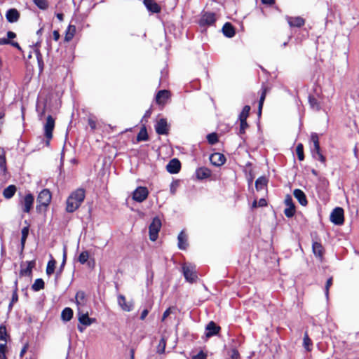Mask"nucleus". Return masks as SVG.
Here are the masks:
<instances>
[{
	"label": "nucleus",
	"instance_id": "54",
	"mask_svg": "<svg viewBox=\"0 0 359 359\" xmlns=\"http://www.w3.org/2000/svg\"><path fill=\"white\" fill-rule=\"evenodd\" d=\"M207 355L203 351H200L196 355L192 356V359H206Z\"/></svg>",
	"mask_w": 359,
	"mask_h": 359
},
{
	"label": "nucleus",
	"instance_id": "13",
	"mask_svg": "<svg viewBox=\"0 0 359 359\" xmlns=\"http://www.w3.org/2000/svg\"><path fill=\"white\" fill-rule=\"evenodd\" d=\"M155 130L158 135H167L168 133L169 127L166 119L161 118L155 125Z\"/></svg>",
	"mask_w": 359,
	"mask_h": 359
},
{
	"label": "nucleus",
	"instance_id": "58",
	"mask_svg": "<svg viewBox=\"0 0 359 359\" xmlns=\"http://www.w3.org/2000/svg\"><path fill=\"white\" fill-rule=\"evenodd\" d=\"M60 37V33L57 30H54L53 32V39L57 41L59 40Z\"/></svg>",
	"mask_w": 359,
	"mask_h": 359
},
{
	"label": "nucleus",
	"instance_id": "36",
	"mask_svg": "<svg viewBox=\"0 0 359 359\" xmlns=\"http://www.w3.org/2000/svg\"><path fill=\"white\" fill-rule=\"evenodd\" d=\"M66 260H67V250H66V248H65L64 251H63L62 262L61 265L60 266V269L58 271H57L56 276H55V282L56 283L57 282V280L63 271L64 266L66 264Z\"/></svg>",
	"mask_w": 359,
	"mask_h": 359
},
{
	"label": "nucleus",
	"instance_id": "64",
	"mask_svg": "<svg viewBox=\"0 0 359 359\" xmlns=\"http://www.w3.org/2000/svg\"><path fill=\"white\" fill-rule=\"evenodd\" d=\"M37 59H38V62H39V65L41 68H42L43 67V61H42V59H41V55L40 53H38L37 54Z\"/></svg>",
	"mask_w": 359,
	"mask_h": 359
},
{
	"label": "nucleus",
	"instance_id": "16",
	"mask_svg": "<svg viewBox=\"0 0 359 359\" xmlns=\"http://www.w3.org/2000/svg\"><path fill=\"white\" fill-rule=\"evenodd\" d=\"M210 161L215 166H221L226 162V158L221 153H214L210 155Z\"/></svg>",
	"mask_w": 359,
	"mask_h": 359
},
{
	"label": "nucleus",
	"instance_id": "26",
	"mask_svg": "<svg viewBox=\"0 0 359 359\" xmlns=\"http://www.w3.org/2000/svg\"><path fill=\"white\" fill-rule=\"evenodd\" d=\"M76 304L78 306V309L83 306H85L86 300V294L85 292L83 291H79L77 292L76 294Z\"/></svg>",
	"mask_w": 359,
	"mask_h": 359
},
{
	"label": "nucleus",
	"instance_id": "53",
	"mask_svg": "<svg viewBox=\"0 0 359 359\" xmlns=\"http://www.w3.org/2000/svg\"><path fill=\"white\" fill-rule=\"evenodd\" d=\"M229 355L231 359H238L240 358V354L236 348L231 349Z\"/></svg>",
	"mask_w": 359,
	"mask_h": 359
},
{
	"label": "nucleus",
	"instance_id": "30",
	"mask_svg": "<svg viewBox=\"0 0 359 359\" xmlns=\"http://www.w3.org/2000/svg\"><path fill=\"white\" fill-rule=\"evenodd\" d=\"M16 191V187L14 185H9L8 187H6L3 192V195L6 198H12L15 193Z\"/></svg>",
	"mask_w": 359,
	"mask_h": 359
},
{
	"label": "nucleus",
	"instance_id": "42",
	"mask_svg": "<svg viewBox=\"0 0 359 359\" xmlns=\"http://www.w3.org/2000/svg\"><path fill=\"white\" fill-rule=\"evenodd\" d=\"M296 153L299 161H303L304 159V147L302 144L299 143L297 144L296 147Z\"/></svg>",
	"mask_w": 359,
	"mask_h": 359
},
{
	"label": "nucleus",
	"instance_id": "23",
	"mask_svg": "<svg viewBox=\"0 0 359 359\" xmlns=\"http://www.w3.org/2000/svg\"><path fill=\"white\" fill-rule=\"evenodd\" d=\"M224 35L228 38L234 36L236 32L233 26L230 22H226L222 27Z\"/></svg>",
	"mask_w": 359,
	"mask_h": 359
},
{
	"label": "nucleus",
	"instance_id": "14",
	"mask_svg": "<svg viewBox=\"0 0 359 359\" xmlns=\"http://www.w3.org/2000/svg\"><path fill=\"white\" fill-rule=\"evenodd\" d=\"M181 168V163L177 158H172L166 165V170L171 174L178 173Z\"/></svg>",
	"mask_w": 359,
	"mask_h": 359
},
{
	"label": "nucleus",
	"instance_id": "55",
	"mask_svg": "<svg viewBox=\"0 0 359 359\" xmlns=\"http://www.w3.org/2000/svg\"><path fill=\"white\" fill-rule=\"evenodd\" d=\"M264 99H265V93H263L260 97L259 102V114H261V111H262Z\"/></svg>",
	"mask_w": 359,
	"mask_h": 359
},
{
	"label": "nucleus",
	"instance_id": "19",
	"mask_svg": "<svg viewBox=\"0 0 359 359\" xmlns=\"http://www.w3.org/2000/svg\"><path fill=\"white\" fill-rule=\"evenodd\" d=\"M293 195L302 205L306 206L307 205L308 201L303 191L296 189L293 191Z\"/></svg>",
	"mask_w": 359,
	"mask_h": 359
},
{
	"label": "nucleus",
	"instance_id": "39",
	"mask_svg": "<svg viewBox=\"0 0 359 359\" xmlns=\"http://www.w3.org/2000/svg\"><path fill=\"white\" fill-rule=\"evenodd\" d=\"M0 168L1 170L6 171V161L5 157V151L3 149L0 148Z\"/></svg>",
	"mask_w": 359,
	"mask_h": 359
},
{
	"label": "nucleus",
	"instance_id": "28",
	"mask_svg": "<svg viewBox=\"0 0 359 359\" xmlns=\"http://www.w3.org/2000/svg\"><path fill=\"white\" fill-rule=\"evenodd\" d=\"M311 140L313 144V147L311 148V154L316 153L317 151H320L319 138L316 133H313L311 137Z\"/></svg>",
	"mask_w": 359,
	"mask_h": 359
},
{
	"label": "nucleus",
	"instance_id": "27",
	"mask_svg": "<svg viewBox=\"0 0 359 359\" xmlns=\"http://www.w3.org/2000/svg\"><path fill=\"white\" fill-rule=\"evenodd\" d=\"M268 180L265 177H259L255 182V187L257 191L264 190L266 187Z\"/></svg>",
	"mask_w": 359,
	"mask_h": 359
},
{
	"label": "nucleus",
	"instance_id": "50",
	"mask_svg": "<svg viewBox=\"0 0 359 359\" xmlns=\"http://www.w3.org/2000/svg\"><path fill=\"white\" fill-rule=\"evenodd\" d=\"M6 337H7V332H6V327L4 325L0 326V340H4L6 341Z\"/></svg>",
	"mask_w": 359,
	"mask_h": 359
},
{
	"label": "nucleus",
	"instance_id": "48",
	"mask_svg": "<svg viewBox=\"0 0 359 359\" xmlns=\"http://www.w3.org/2000/svg\"><path fill=\"white\" fill-rule=\"evenodd\" d=\"M165 346H166V341H165V339L163 337L159 341V344H158V346L157 348V352L158 353H163L165 351Z\"/></svg>",
	"mask_w": 359,
	"mask_h": 359
},
{
	"label": "nucleus",
	"instance_id": "12",
	"mask_svg": "<svg viewBox=\"0 0 359 359\" xmlns=\"http://www.w3.org/2000/svg\"><path fill=\"white\" fill-rule=\"evenodd\" d=\"M34 198L32 194H27L21 201L22 210L24 212L29 213L32 208Z\"/></svg>",
	"mask_w": 359,
	"mask_h": 359
},
{
	"label": "nucleus",
	"instance_id": "63",
	"mask_svg": "<svg viewBox=\"0 0 359 359\" xmlns=\"http://www.w3.org/2000/svg\"><path fill=\"white\" fill-rule=\"evenodd\" d=\"M266 204H267L266 201L264 198H261L258 203V205L260 207L266 206Z\"/></svg>",
	"mask_w": 359,
	"mask_h": 359
},
{
	"label": "nucleus",
	"instance_id": "35",
	"mask_svg": "<svg viewBox=\"0 0 359 359\" xmlns=\"http://www.w3.org/2000/svg\"><path fill=\"white\" fill-rule=\"evenodd\" d=\"M43 288L44 281L42 278L36 279L34 284L32 285V290L34 292H38Z\"/></svg>",
	"mask_w": 359,
	"mask_h": 359
},
{
	"label": "nucleus",
	"instance_id": "37",
	"mask_svg": "<svg viewBox=\"0 0 359 359\" xmlns=\"http://www.w3.org/2000/svg\"><path fill=\"white\" fill-rule=\"evenodd\" d=\"M309 104H310L311 107L313 110H316V111L320 110V104L314 96L309 95Z\"/></svg>",
	"mask_w": 359,
	"mask_h": 359
},
{
	"label": "nucleus",
	"instance_id": "57",
	"mask_svg": "<svg viewBox=\"0 0 359 359\" xmlns=\"http://www.w3.org/2000/svg\"><path fill=\"white\" fill-rule=\"evenodd\" d=\"M88 125L92 130H95L96 128V122L92 118L88 119Z\"/></svg>",
	"mask_w": 359,
	"mask_h": 359
},
{
	"label": "nucleus",
	"instance_id": "61",
	"mask_svg": "<svg viewBox=\"0 0 359 359\" xmlns=\"http://www.w3.org/2000/svg\"><path fill=\"white\" fill-rule=\"evenodd\" d=\"M15 37H16V34L13 32L8 31L7 32V39H8V40H10L11 39H14Z\"/></svg>",
	"mask_w": 359,
	"mask_h": 359
},
{
	"label": "nucleus",
	"instance_id": "46",
	"mask_svg": "<svg viewBox=\"0 0 359 359\" xmlns=\"http://www.w3.org/2000/svg\"><path fill=\"white\" fill-rule=\"evenodd\" d=\"M180 186V181L179 180H175L173 181L170 186V192L172 195H175L177 188Z\"/></svg>",
	"mask_w": 359,
	"mask_h": 359
},
{
	"label": "nucleus",
	"instance_id": "31",
	"mask_svg": "<svg viewBox=\"0 0 359 359\" xmlns=\"http://www.w3.org/2000/svg\"><path fill=\"white\" fill-rule=\"evenodd\" d=\"M73 316V311L71 308L67 307L62 311L61 317L64 321H69Z\"/></svg>",
	"mask_w": 359,
	"mask_h": 359
},
{
	"label": "nucleus",
	"instance_id": "41",
	"mask_svg": "<svg viewBox=\"0 0 359 359\" xmlns=\"http://www.w3.org/2000/svg\"><path fill=\"white\" fill-rule=\"evenodd\" d=\"M21 245L24 248L27 238L29 234V226H25L22 229Z\"/></svg>",
	"mask_w": 359,
	"mask_h": 359
},
{
	"label": "nucleus",
	"instance_id": "10",
	"mask_svg": "<svg viewBox=\"0 0 359 359\" xmlns=\"http://www.w3.org/2000/svg\"><path fill=\"white\" fill-rule=\"evenodd\" d=\"M117 302L121 309L126 312H130L133 309V301L127 302L126 297L123 294H118L117 297Z\"/></svg>",
	"mask_w": 359,
	"mask_h": 359
},
{
	"label": "nucleus",
	"instance_id": "17",
	"mask_svg": "<svg viewBox=\"0 0 359 359\" xmlns=\"http://www.w3.org/2000/svg\"><path fill=\"white\" fill-rule=\"evenodd\" d=\"M285 19L290 27H301L305 24V20L299 16H286Z\"/></svg>",
	"mask_w": 359,
	"mask_h": 359
},
{
	"label": "nucleus",
	"instance_id": "38",
	"mask_svg": "<svg viewBox=\"0 0 359 359\" xmlns=\"http://www.w3.org/2000/svg\"><path fill=\"white\" fill-rule=\"evenodd\" d=\"M250 111V107L249 105H245L243 108L242 111L240 113L238 119L239 120H247V118L249 116Z\"/></svg>",
	"mask_w": 359,
	"mask_h": 359
},
{
	"label": "nucleus",
	"instance_id": "22",
	"mask_svg": "<svg viewBox=\"0 0 359 359\" xmlns=\"http://www.w3.org/2000/svg\"><path fill=\"white\" fill-rule=\"evenodd\" d=\"M178 240V248L180 250H186L188 246V242H187V236L184 233L183 231H182L177 237Z\"/></svg>",
	"mask_w": 359,
	"mask_h": 359
},
{
	"label": "nucleus",
	"instance_id": "33",
	"mask_svg": "<svg viewBox=\"0 0 359 359\" xmlns=\"http://www.w3.org/2000/svg\"><path fill=\"white\" fill-rule=\"evenodd\" d=\"M56 261L51 257V259L48 261L46 266V274L48 276L52 275L55 269Z\"/></svg>",
	"mask_w": 359,
	"mask_h": 359
},
{
	"label": "nucleus",
	"instance_id": "8",
	"mask_svg": "<svg viewBox=\"0 0 359 359\" xmlns=\"http://www.w3.org/2000/svg\"><path fill=\"white\" fill-rule=\"evenodd\" d=\"M216 21L215 14L211 12H205L202 14L199 20L201 26H210L214 25Z\"/></svg>",
	"mask_w": 359,
	"mask_h": 359
},
{
	"label": "nucleus",
	"instance_id": "34",
	"mask_svg": "<svg viewBox=\"0 0 359 359\" xmlns=\"http://www.w3.org/2000/svg\"><path fill=\"white\" fill-rule=\"evenodd\" d=\"M149 139V136L147 134V128L144 126L140 130L139 133L137 136V141L141 142V141H147Z\"/></svg>",
	"mask_w": 359,
	"mask_h": 359
},
{
	"label": "nucleus",
	"instance_id": "43",
	"mask_svg": "<svg viewBox=\"0 0 359 359\" xmlns=\"http://www.w3.org/2000/svg\"><path fill=\"white\" fill-rule=\"evenodd\" d=\"M303 346L307 351H311L312 346V341L311 339L309 337V335L306 332L305 333L304 337Z\"/></svg>",
	"mask_w": 359,
	"mask_h": 359
},
{
	"label": "nucleus",
	"instance_id": "29",
	"mask_svg": "<svg viewBox=\"0 0 359 359\" xmlns=\"http://www.w3.org/2000/svg\"><path fill=\"white\" fill-rule=\"evenodd\" d=\"M76 33V27L74 25H69L65 32V41L67 42L70 41Z\"/></svg>",
	"mask_w": 359,
	"mask_h": 359
},
{
	"label": "nucleus",
	"instance_id": "21",
	"mask_svg": "<svg viewBox=\"0 0 359 359\" xmlns=\"http://www.w3.org/2000/svg\"><path fill=\"white\" fill-rule=\"evenodd\" d=\"M144 4L147 8L151 13H157L161 11L160 6L154 0H144Z\"/></svg>",
	"mask_w": 359,
	"mask_h": 359
},
{
	"label": "nucleus",
	"instance_id": "51",
	"mask_svg": "<svg viewBox=\"0 0 359 359\" xmlns=\"http://www.w3.org/2000/svg\"><path fill=\"white\" fill-rule=\"evenodd\" d=\"M332 281H333L332 277H330V278L327 279V280L326 282L325 287V296L327 298H328L329 289L332 285Z\"/></svg>",
	"mask_w": 359,
	"mask_h": 359
},
{
	"label": "nucleus",
	"instance_id": "45",
	"mask_svg": "<svg viewBox=\"0 0 359 359\" xmlns=\"http://www.w3.org/2000/svg\"><path fill=\"white\" fill-rule=\"evenodd\" d=\"M207 140L210 144H215L218 142L217 133H212L207 135Z\"/></svg>",
	"mask_w": 359,
	"mask_h": 359
},
{
	"label": "nucleus",
	"instance_id": "7",
	"mask_svg": "<svg viewBox=\"0 0 359 359\" xmlns=\"http://www.w3.org/2000/svg\"><path fill=\"white\" fill-rule=\"evenodd\" d=\"M284 203L286 206L285 209L284 210V214L287 217L289 218L293 217L295 213V205L293 203L292 196L290 195H287L285 196Z\"/></svg>",
	"mask_w": 359,
	"mask_h": 359
},
{
	"label": "nucleus",
	"instance_id": "62",
	"mask_svg": "<svg viewBox=\"0 0 359 359\" xmlns=\"http://www.w3.org/2000/svg\"><path fill=\"white\" fill-rule=\"evenodd\" d=\"M27 348H28V345L27 344H25L23 348H22L20 353V358H22L23 355H25V353L27 352Z\"/></svg>",
	"mask_w": 359,
	"mask_h": 359
},
{
	"label": "nucleus",
	"instance_id": "24",
	"mask_svg": "<svg viewBox=\"0 0 359 359\" xmlns=\"http://www.w3.org/2000/svg\"><path fill=\"white\" fill-rule=\"evenodd\" d=\"M169 97V91L166 90H161L158 91L156 96V102L158 104H163Z\"/></svg>",
	"mask_w": 359,
	"mask_h": 359
},
{
	"label": "nucleus",
	"instance_id": "47",
	"mask_svg": "<svg viewBox=\"0 0 359 359\" xmlns=\"http://www.w3.org/2000/svg\"><path fill=\"white\" fill-rule=\"evenodd\" d=\"M240 121V128L239 134L243 135L245 133V130L248 128L247 120H239Z\"/></svg>",
	"mask_w": 359,
	"mask_h": 359
},
{
	"label": "nucleus",
	"instance_id": "3",
	"mask_svg": "<svg viewBox=\"0 0 359 359\" xmlns=\"http://www.w3.org/2000/svg\"><path fill=\"white\" fill-rule=\"evenodd\" d=\"M161 227V222L159 218H154L152 222L149 226V238L152 241H155L158 235V232Z\"/></svg>",
	"mask_w": 359,
	"mask_h": 359
},
{
	"label": "nucleus",
	"instance_id": "60",
	"mask_svg": "<svg viewBox=\"0 0 359 359\" xmlns=\"http://www.w3.org/2000/svg\"><path fill=\"white\" fill-rule=\"evenodd\" d=\"M149 313V311L147 309H144L141 313V316H140V319L141 320H144L145 318L147 317V316L148 315Z\"/></svg>",
	"mask_w": 359,
	"mask_h": 359
},
{
	"label": "nucleus",
	"instance_id": "18",
	"mask_svg": "<svg viewBox=\"0 0 359 359\" xmlns=\"http://www.w3.org/2000/svg\"><path fill=\"white\" fill-rule=\"evenodd\" d=\"M6 18L9 22H15L20 18V13L15 8H11L7 11L6 13Z\"/></svg>",
	"mask_w": 359,
	"mask_h": 359
},
{
	"label": "nucleus",
	"instance_id": "59",
	"mask_svg": "<svg viewBox=\"0 0 359 359\" xmlns=\"http://www.w3.org/2000/svg\"><path fill=\"white\" fill-rule=\"evenodd\" d=\"M11 41L7 38H0V45L10 44Z\"/></svg>",
	"mask_w": 359,
	"mask_h": 359
},
{
	"label": "nucleus",
	"instance_id": "32",
	"mask_svg": "<svg viewBox=\"0 0 359 359\" xmlns=\"http://www.w3.org/2000/svg\"><path fill=\"white\" fill-rule=\"evenodd\" d=\"M34 266V262H29L27 266L20 270V275L25 276H30L32 275V268Z\"/></svg>",
	"mask_w": 359,
	"mask_h": 359
},
{
	"label": "nucleus",
	"instance_id": "52",
	"mask_svg": "<svg viewBox=\"0 0 359 359\" xmlns=\"http://www.w3.org/2000/svg\"><path fill=\"white\" fill-rule=\"evenodd\" d=\"M6 344H0V359H6Z\"/></svg>",
	"mask_w": 359,
	"mask_h": 359
},
{
	"label": "nucleus",
	"instance_id": "15",
	"mask_svg": "<svg viewBox=\"0 0 359 359\" xmlns=\"http://www.w3.org/2000/svg\"><path fill=\"white\" fill-rule=\"evenodd\" d=\"M220 327L217 325L213 321H210L205 327V336L208 338H210L214 335H216L219 333L220 330Z\"/></svg>",
	"mask_w": 359,
	"mask_h": 359
},
{
	"label": "nucleus",
	"instance_id": "2",
	"mask_svg": "<svg viewBox=\"0 0 359 359\" xmlns=\"http://www.w3.org/2000/svg\"><path fill=\"white\" fill-rule=\"evenodd\" d=\"M182 273L187 281L194 283L198 278L196 266L190 263H184L182 265Z\"/></svg>",
	"mask_w": 359,
	"mask_h": 359
},
{
	"label": "nucleus",
	"instance_id": "20",
	"mask_svg": "<svg viewBox=\"0 0 359 359\" xmlns=\"http://www.w3.org/2000/svg\"><path fill=\"white\" fill-rule=\"evenodd\" d=\"M211 175V170L205 167L198 168L196 170V176L198 180H204L209 177Z\"/></svg>",
	"mask_w": 359,
	"mask_h": 359
},
{
	"label": "nucleus",
	"instance_id": "9",
	"mask_svg": "<svg viewBox=\"0 0 359 359\" xmlns=\"http://www.w3.org/2000/svg\"><path fill=\"white\" fill-rule=\"evenodd\" d=\"M51 201V194L48 189H43L38 195L37 203L39 205L48 206Z\"/></svg>",
	"mask_w": 359,
	"mask_h": 359
},
{
	"label": "nucleus",
	"instance_id": "4",
	"mask_svg": "<svg viewBox=\"0 0 359 359\" xmlns=\"http://www.w3.org/2000/svg\"><path fill=\"white\" fill-rule=\"evenodd\" d=\"M149 195V191L145 187H138L133 193L134 201L142 203L147 199Z\"/></svg>",
	"mask_w": 359,
	"mask_h": 359
},
{
	"label": "nucleus",
	"instance_id": "56",
	"mask_svg": "<svg viewBox=\"0 0 359 359\" xmlns=\"http://www.w3.org/2000/svg\"><path fill=\"white\" fill-rule=\"evenodd\" d=\"M171 313V308L167 309L162 316V321H164L165 318Z\"/></svg>",
	"mask_w": 359,
	"mask_h": 359
},
{
	"label": "nucleus",
	"instance_id": "5",
	"mask_svg": "<svg viewBox=\"0 0 359 359\" xmlns=\"http://www.w3.org/2000/svg\"><path fill=\"white\" fill-rule=\"evenodd\" d=\"M330 220L336 225H341L344 222V210L341 208H335L331 215Z\"/></svg>",
	"mask_w": 359,
	"mask_h": 359
},
{
	"label": "nucleus",
	"instance_id": "1",
	"mask_svg": "<svg viewBox=\"0 0 359 359\" xmlns=\"http://www.w3.org/2000/svg\"><path fill=\"white\" fill-rule=\"evenodd\" d=\"M85 198V191L83 189H78L74 191L67 200L66 210L68 212H73L77 210Z\"/></svg>",
	"mask_w": 359,
	"mask_h": 359
},
{
	"label": "nucleus",
	"instance_id": "40",
	"mask_svg": "<svg viewBox=\"0 0 359 359\" xmlns=\"http://www.w3.org/2000/svg\"><path fill=\"white\" fill-rule=\"evenodd\" d=\"M34 4L41 10H46L48 7L47 0H33Z\"/></svg>",
	"mask_w": 359,
	"mask_h": 359
},
{
	"label": "nucleus",
	"instance_id": "44",
	"mask_svg": "<svg viewBox=\"0 0 359 359\" xmlns=\"http://www.w3.org/2000/svg\"><path fill=\"white\" fill-rule=\"evenodd\" d=\"M88 258H89L88 252L83 251L79 255L78 260L81 264H83L88 261Z\"/></svg>",
	"mask_w": 359,
	"mask_h": 359
},
{
	"label": "nucleus",
	"instance_id": "11",
	"mask_svg": "<svg viewBox=\"0 0 359 359\" xmlns=\"http://www.w3.org/2000/svg\"><path fill=\"white\" fill-rule=\"evenodd\" d=\"M77 316L79 323L86 327L96 322L95 318H89L88 313H83L80 308L78 309Z\"/></svg>",
	"mask_w": 359,
	"mask_h": 359
},
{
	"label": "nucleus",
	"instance_id": "49",
	"mask_svg": "<svg viewBox=\"0 0 359 359\" xmlns=\"http://www.w3.org/2000/svg\"><path fill=\"white\" fill-rule=\"evenodd\" d=\"M312 156L315 159L320 161L321 163H325V157L322 154L320 151H317L316 153H313Z\"/></svg>",
	"mask_w": 359,
	"mask_h": 359
},
{
	"label": "nucleus",
	"instance_id": "25",
	"mask_svg": "<svg viewBox=\"0 0 359 359\" xmlns=\"http://www.w3.org/2000/svg\"><path fill=\"white\" fill-rule=\"evenodd\" d=\"M313 252L316 257H318L320 259H323L324 249L323 245L318 242H314L312 245Z\"/></svg>",
	"mask_w": 359,
	"mask_h": 359
},
{
	"label": "nucleus",
	"instance_id": "6",
	"mask_svg": "<svg viewBox=\"0 0 359 359\" xmlns=\"http://www.w3.org/2000/svg\"><path fill=\"white\" fill-rule=\"evenodd\" d=\"M55 127V120L54 118L49 115L46 118V122L44 124V131H45V136L47 138V142L46 144H49V141L53 137V130Z\"/></svg>",
	"mask_w": 359,
	"mask_h": 359
}]
</instances>
